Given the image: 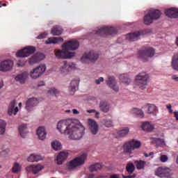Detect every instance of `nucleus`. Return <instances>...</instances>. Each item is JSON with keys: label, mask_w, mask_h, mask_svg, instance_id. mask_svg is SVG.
<instances>
[{"label": "nucleus", "mask_w": 178, "mask_h": 178, "mask_svg": "<svg viewBox=\"0 0 178 178\" xmlns=\"http://www.w3.org/2000/svg\"><path fill=\"white\" fill-rule=\"evenodd\" d=\"M57 129L61 134L68 136L70 140H81L84 136L86 128L80 122L75 123L72 120H63L58 122Z\"/></svg>", "instance_id": "obj_1"}, {"label": "nucleus", "mask_w": 178, "mask_h": 178, "mask_svg": "<svg viewBox=\"0 0 178 178\" xmlns=\"http://www.w3.org/2000/svg\"><path fill=\"white\" fill-rule=\"evenodd\" d=\"M79 47V43L78 40H68L62 45V50L58 49L56 51L55 55L58 59H70L76 55V53L69 52V51H75Z\"/></svg>", "instance_id": "obj_2"}, {"label": "nucleus", "mask_w": 178, "mask_h": 178, "mask_svg": "<svg viewBox=\"0 0 178 178\" xmlns=\"http://www.w3.org/2000/svg\"><path fill=\"white\" fill-rule=\"evenodd\" d=\"M141 147V142L136 139L126 142L123 145L124 152L131 154L134 149H138Z\"/></svg>", "instance_id": "obj_3"}, {"label": "nucleus", "mask_w": 178, "mask_h": 178, "mask_svg": "<svg viewBox=\"0 0 178 178\" xmlns=\"http://www.w3.org/2000/svg\"><path fill=\"white\" fill-rule=\"evenodd\" d=\"M155 55V49L152 47H146L144 50L138 52V56L143 62H147L148 58H152Z\"/></svg>", "instance_id": "obj_4"}, {"label": "nucleus", "mask_w": 178, "mask_h": 178, "mask_svg": "<svg viewBox=\"0 0 178 178\" xmlns=\"http://www.w3.org/2000/svg\"><path fill=\"white\" fill-rule=\"evenodd\" d=\"M148 79L149 76L145 72H140L136 77V81L140 90H145L147 84H148Z\"/></svg>", "instance_id": "obj_5"}, {"label": "nucleus", "mask_w": 178, "mask_h": 178, "mask_svg": "<svg viewBox=\"0 0 178 178\" xmlns=\"http://www.w3.org/2000/svg\"><path fill=\"white\" fill-rule=\"evenodd\" d=\"M95 34L104 37V35H116L118 30L113 27L104 26L96 31Z\"/></svg>", "instance_id": "obj_6"}, {"label": "nucleus", "mask_w": 178, "mask_h": 178, "mask_svg": "<svg viewBox=\"0 0 178 178\" xmlns=\"http://www.w3.org/2000/svg\"><path fill=\"white\" fill-rule=\"evenodd\" d=\"M87 159V154L84 153L79 157L75 158L74 159L70 161L68 164V169H74L76 166H80L86 162Z\"/></svg>", "instance_id": "obj_7"}, {"label": "nucleus", "mask_w": 178, "mask_h": 178, "mask_svg": "<svg viewBox=\"0 0 178 178\" xmlns=\"http://www.w3.org/2000/svg\"><path fill=\"white\" fill-rule=\"evenodd\" d=\"M34 52H35V47L33 46H28L17 51L16 56L17 58H27L28 56H30V55L34 54Z\"/></svg>", "instance_id": "obj_8"}, {"label": "nucleus", "mask_w": 178, "mask_h": 178, "mask_svg": "<svg viewBox=\"0 0 178 178\" xmlns=\"http://www.w3.org/2000/svg\"><path fill=\"white\" fill-rule=\"evenodd\" d=\"M76 67V65L73 63H67V61H63L60 68V72L63 76H66L69 72L73 70Z\"/></svg>", "instance_id": "obj_9"}, {"label": "nucleus", "mask_w": 178, "mask_h": 178, "mask_svg": "<svg viewBox=\"0 0 178 178\" xmlns=\"http://www.w3.org/2000/svg\"><path fill=\"white\" fill-rule=\"evenodd\" d=\"M46 70L47 67H45V65H40L30 72V76L31 79H38V77L42 76V74Z\"/></svg>", "instance_id": "obj_10"}, {"label": "nucleus", "mask_w": 178, "mask_h": 178, "mask_svg": "<svg viewBox=\"0 0 178 178\" xmlns=\"http://www.w3.org/2000/svg\"><path fill=\"white\" fill-rule=\"evenodd\" d=\"M99 55L98 53L94 51H89L88 53H85L81 58V63H86L88 60H97L98 59Z\"/></svg>", "instance_id": "obj_11"}, {"label": "nucleus", "mask_w": 178, "mask_h": 178, "mask_svg": "<svg viewBox=\"0 0 178 178\" xmlns=\"http://www.w3.org/2000/svg\"><path fill=\"white\" fill-rule=\"evenodd\" d=\"M155 175L158 177H170V169L168 168L159 167L156 171Z\"/></svg>", "instance_id": "obj_12"}, {"label": "nucleus", "mask_w": 178, "mask_h": 178, "mask_svg": "<svg viewBox=\"0 0 178 178\" xmlns=\"http://www.w3.org/2000/svg\"><path fill=\"white\" fill-rule=\"evenodd\" d=\"M40 102L36 97H32L27 99L26 102V109L28 112H31L34 109V106H37Z\"/></svg>", "instance_id": "obj_13"}, {"label": "nucleus", "mask_w": 178, "mask_h": 178, "mask_svg": "<svg viewBox=\"0 0 178 178\" xmlns=\"http://www.w3.org/2000/svg\"><path fill=\"white\" fill-rule=\"evenodd\" d=\"M13 67V61L10 60H4L0 64V72H9Z\"/></svg>", "instance_id": "obj_14"}, {"label": "nucleus", "mask_w": 178, "mask_h": 178, "mask_svg": "<svg viewBox=\"0 0 178 178\" xmlns=\"http://www.w3.org/2000/svg\"><path fill=\"white\" fill-rule=\"evenodd\" d=\"M88 124H89V129L90 130V132L92 134L95 136L96 134H98V131H99V127L98 126V124H97V122L95 120H93L92 119L88 120Z\"/></svg>", "instance_id": "obj_15"}, {"label": "nucleus", "mask_w": 178, "mask_h": 178, "mask_svg": "<svg viewBox=\"0 0 178 178\" xmlns=\"http://www.w3.org/2000/svg\"><path fill=\"white\" fill-rule=\"evenodd\" d=\"M42 169H44V167L41 164L36 165H32L26 168V170L28 173H33V175H37V173L41 172Z\"/></svg>", "instance_id": "obj_16"}, {"label": "nucleus", "mask_w": 178, "mask_h": 178, "mask_svg": "<svg viewBox=\"0 0 178 178\" xmlns=\"http://www.w3.org/2000/svg\"><path fill=\"white\" fill-rule=\"evenodd\" d=\"M44 58L45 56L44 54L36 53L29 59V64L34 65V63H38V62H41Z\"/></svg>", "instance_id": "obj_17"}, {"label": "nucleus", "mask_w": 178, "mask_h": 178, "mask_svg": "<svg viewBox=\"0 0 178 178\" xmlns=\"http://www.w3.org/2000/svg\"><path fill=\"white\" fill-rule=\"evenodd\" d=\"M17 112H19V108L16 106V100H13L8 106V114L9 116H12L17 115Z\"/></svg>", "instance_id": "obj_18"}, {"label": "nucleus", "mask_w": 178, "mask_h": 178, "mask_svg": "<svg viewBox=\"0 0 178 178\" xmlns=\"http://www.w3.org/2000/svg\"><path fill=\"white\" fill-rule=\"evenodd\" d=\"M28 77H29V72L25 71L21 74H17L15 77V81H17V83H19V84H24Z\"/></svg>", "instance_id": "obj_19"}, {"label": "nucleus", "mask_w": 178, "mask_h": 178, "mask_svg": "<svg viewBox=\"0 0 178 178\" xmlns=\"http://www.w3.org/2000/svg\"><path fill=\"white\" fill-rule=\"evenodd\" d=\"M165 14L168 16V17H170L171 19H177L178 17V9L175 8H171L165 10Z\"/></svg>", "instance_id": "obj_20"}, {"label": "nucleus", "mask_w": 178, "mask_h": 178, "mask_svg": "<svg viewBox=\"0 0 178 178\" xmlns=\"http://www.w3.org/2000/svg\"><path fill=\"white\" fill-rule=\"evenodd\" d=\"M108 87H111L113 91L118 92L119 91V86H116V82L115 81V76H108L106 81Z\"/></svg>", "instance_id": "obj_21"}, {"label": "nucleus", "mask_w": 178, "mask_h": 178, "mask_svg": "<svg viewBox=\"0 0 178 178\" xmlns=\"http://www.w3.org/2000/svg\"><path fill=\"white\" fill-rule=\"evenodd\" d=\"M141 127L142 130H144V131H149L151 133V131H153L154 129H155V125H154L152 122H143Z\"/></svg>", "instance_id": "obj_22"}, {"label": "nucleus", "mask_w": 178, "mask_h": 178, "mask_svg": "<svg viewBox=\"0 0 178 178\" xmlns=\"http://www.w3.org/2000/svg\"><path fill=\"white\" fill-rule=\"evenodd\" d=\"M36 134L39 138V140H44L47 138V131L44 127H39L36 131Z\"/></svg>", "instance_id": "obj_23"}, {"label": "nucleus", "mask_w": 178, "mask_h": 178, "mask_svg": "<svg viewBox=\"0 0 178 178\" xmlns=\"http://www.w3.org/2000/svg\"><path fill=\"white\" fill-rule=\"evenodd\" d=\"M67 152H61L59 153V154L57 156L56 162L58 165H62L66 159H67Z\"/></svg>", "instance_id": "obj_24"}, {"label": "nucleus", "mask_w": 178, "mask_h": 178, "mask_svg": "<svg viewBox=\"0 0 178 178\" xmlns=\"http://www.w3.org/2000/svg\"><path fill=\"white\" fill-rule=\"evenodd\" d=\"M150 16L153 17V20H158L161 17L162 13L158 9H150L147 11Z\"/></svg>", "instance_id": "obj_25"}, {"label": "nucleus", "mask_w": 178, "mask_h": 178, "mask_svg": "<svg viewBox=\"0 0 178 178\" xmlns=\"http://www.w3.org/2000/svg\"><path fill=\"white\" fill-rule=\"evenodd\" d=\"M99 108L102 112H104V113H108V112H109V109L111 108V106L109 105V104H108V102L105 101H102L99 103Z\"/></svg>", "instance_id": "obj_26"}, {"label": "nucleus", "mask_w": 178, "mask_h": 178, "mask_svg": "<svg viewBox=\"0 0 178 178\" xmlns=\"http://www.w3.org/2000/svg\"><path fill=\"white\" fill-rule=\"evenodd\" d=\"M18 130L21 137H22L23 138H24L26 137V134L29 133V131L27 129V124H21L19 127Z\"/></svg>", "instance_id": "obj_27"}, {"label": "nucleus", "mask_w": 178, "mask_h": 178, "mask_svg": "<svg viewBox=\"0 0 178 178\" xmlns=\"http://www.w3.org/2000/svg\"><path fill=\"white\" fill-rule=\"evenodd\" d=\"M140 35H141V33H140V32L129 33L127 35V40H128L129 41H137Z\"/></svg>", "instance_id": "obj_28"}, {"label": "nucleus", "mask_w": 178, "mask_h": 178, "mask_svg": "<svg viewBox=\"0 0 178 178\" xmlns=\"http://www.w3.org/2000/svg\"><path fill=\"white\" fill-rule=\"evenodd\" d=\"M143 23L146 24V26H149L152 23H154V19L147 11V13L143 17Z\"/></svg>", "instance_id": "obj_29"}, {"label": "nucleus", "mask_w": 178, "mask_h": 178, "mask_svg": "<svg viewBox=\"0 0 178 178\" xmlns=\"http://www.w3.org/2000/svg\"><path fill=\"white\" fill-rule=\"evenodd\" d=\"M51 33L52 35H60L63 33V29L59 26L52 27Z\"/></svg>", "instance_id": "obj_30"}, {"label": "nucleus", "mask_w": 178, "mask_h": 178, "mask_svg": "<svg viewBox=\"0 0 178 178\" xmlns=\"http://www.w3.org/2000/svg\"><path fill=\"white\" fill-rule=\"evenodd\" d=\"M79 81H80V80H79V79H74L71 81L70 87L71 88L72 92H76V90H79Z\"/></svg>", "instance_id": "obj_31"}, {"label": "nucleus", "mask_w": 178, "mask_h": 178, "mask_svg": "<svg viewBox=\"0 0 178 178\" xmlns=\"http://www.w3.org/2000/svg\"><path fill=\"white\" fill-rule=\"evenodd\" d=\"M134 165L136 166V169H138V170H141V169H144L145 168L147 162L143 160H136L134 161Z\"/></svg>", "instance_id": "obj_32"}, {"label": "nucleus", "mask_w": 178, "mask_h": 178, "mask_svg": "<svg viewBox=\"0 0 178 178\" xmlns=\"http://www.w3.org/2000/svg\"><path fill=\"white\" fill-rule=\"evenodd\" d=\"M119 79L121 83H124V84H127V86H129V84H130L131 81L127 74H120Z\"/></svg>", "instance_id": "obj_33"}, {"label": "nucleus", "mask_w": 178, "mask_h": 178, "mask_svg": "<svg viewBox=\"0 0 178 178\" xmlns=\"http://www.w3.org/2000/svg\"><path fill=\"white\" fill-rule=\"evenodd\" d=\"M172 67L176 72H178V54L174 55L172 60Z\"/></svg>", "instance_id": "obj_34"}, {"label": "nucleus", "mask_w": 178, "mask_h": 178, "mask_svg": "<svg viewBox=\"0 0 178 178\" xmlns=\"http://www.w3.org/2000/svg\"><path fill=\"white\" fill-rule=\"evenodd\" d=\"M61 41L63 42V38H49L47 40H46L45 43L49 44H58V42H60Z\"/></svg>", "instance_id": "obj_35"}, {"label": "nucleus", "mask_w": 178, "mask_h": 178, "mask_svg": "<svg viewBox=\"0 0 178 178\" xmlns=\"http://www.w3.org/2000/svg\"><path fill=\"white\" fill-rule=\"evenodd\" d=\"M51 147L55 151H59L62 148V143L58 140H54L51 143Z\"/></svg>", "instance_id": "obj_36"}, {"label": "nucleus", "mask_w": 178, "mask_h": 178, "mask_svg": "<svg viewBox=\"0 0 178 178\" xmlns=\"http://www.w3.org/2000/svg\"><path fill=\"white\" fill-rule=\"evenodd\" d=\"M5 131H6V122L0 120V134H5Z\"/></svg>", "instance_id": "obj_37"}, {"label": "nucleus", "mask_w": 178, "mask_h": 178, "mask_svg": "<svg viewBox=\"0 0 178 178\" xmlns=\"http://www.w3.org/2000/svg\"><path fill=\"white\" fill-rule=\"evenodd\" d=\"M102 168V165L100 163H97L92 165H90L89 167V170L90 172H97V170H101Z\"/></svg>", "instance_id": "obj_38"}, {"label": "nucleus", "mask_w": 178, "mask_h": 178, "mask_svg": "<svg viewBox=\"0 0 178 178\" xmlns=\"http://www.w3.org/2000/svg\"><path fill=\"white\" fill-rule=\"evenodd\" d=\"M102 124L105 126L106 127H113V122L111 120L109 119H104L102 121Z\"/></svg>", "instance_id": "obj_39"}, {"label": "nucleus", "mask_w": 178, "mask_h": 178, "mask_svg": "<svg viewBox=\"0 0 178 178\" xmlns=\"http://www.w3.org/2000/svg\"><path fill=\"white\" fill-rule=\"evenodd\" d=\"M126 169H127V172H128V173H129V175H131V173H133V172H134L136 168H135L134 164H133V163H129L127 165Z\"/></svg>", "instance_id": "obj_40"}, {"label": "nucleus", "mask_w": 178, "mask_h": 178, "mask_svg": "<svg viewBox=\"0 0 178 178\" xmlns=\"http://www.w3.org/2000/svg\"><path fill=\"white\" fill-rule=\"evenodd\" d=\"M156 111H158V107H156V106L154 104L149 105L147 108V113H154V112H156Z\"/></svg>", "instance_id": "obj_41"}, {"label": "nucleus", "mask_w": 178, "mask_h": 178, "mask_svg": "<svg viewBox=\"0 0 178 178\" xmlns=\"http://www.w3.org/2000/svg\"><path fill=\"white\" fill-rule=\"evenodd\" d=\"M118 134L120 137H126L129 134V128H125L118 132Z\"/></svg>", "instance_id": "obj_42"}, {"label": "nucleus", "mask_w": 178, "mask_h": 178, "mask_svg": "<svg viewBox=\"0 0 178 178\" xmlns=\"http://www.w3.org/2000/svg\"><path fill=\"white\" fill-rule=\"evenodd\" d=\"M20 165L18 163H15L12 168V172L13 173H19V172H20Z\"/></svg>", "instance_id": "obj_43"}, {"label": "nucleus", "mask_w": 178, "mask_h": 178, "mask_svg": "<svg viewBox=\"0 0 178 178\" xmlns=\"http://www.w3.org/2000/svg\"><path fill=\"white\" fill-rule=\"evenodd\" d=\"M152 140L157 144V145H165V140L159 138H152Z\"/></svg>", "instance_id": "obj_44"}, {"label": "nucleus", "mask_w": 178, "mask_h": 178, "mask_svg": "<svg viewBox=\"0 0 178 178\" xmlns=\"http://www.w3.org/2000/svg\"><path fill=\"white\" fill-rule=\"evenodd\" d=\"M134 113L138 118H144V112L141 109L135 108L134 110Z\"/></svg>", "instance_id": "obj_45"}, {"label": "nucleus", "mask_w": 178, "mask_h": 178, "mask_svg": "<svg viewBox=\"0 0 178 178\" xmlns=\"http://www.w3.org/2000/svg\"><path fill=\"white\" fill-rule=\"evenodd\" d=\"M48 94L50 95H59V90L55 88H51L48 90Z\"/></svg>", "instance_id": "obj_46"}, {"label": "nucleus", "mask_w": 178, "mask_h": 178, "mask_svg": "<svg viewBox=\"0 0 178 178\" xmlns=\"http://www.w3.org/2000/svg\"><path fill=\"white\" fill-rule=\"evenodd\" d=\"M28 162H35V154H31L28 157Z\"/></svg>", "instance_id": "obj_47"}, {"label": "nucleus", "mask_w": 178, "mask_h": 178, "mask_svg": "<svg viewBox=\"0 0 178 178\" xmlns=\"http://www.w3.org/2000/svg\"><path fill=\"white\" fill-rule=\"evenodd\" d=\"M9 154V149H6L0 152V156H6Z\"/></svg>", "instance_id": "obj_48"}, {"label": "nucleus", "mask_w": 178, "mask_h": 178, "mask_svg": "<svg viewBox=\"0 0 178 178\" xmlns=\"http://www.w3.org/2000/svg\"><path fill=\"white\" fill-rule=\"evenodd\" d=\"M47 35H48V33H43L40 34V35L37 37V38H38V40H42V39H44V38H47Z\"/></svg>", "instance_id": "obj_49"}, {"label": "nucleus", "mask_w": 178, "mask_h": 178, "mask_svg": "<svg viewBox=\"0 0 178 178\" xmlns=\"http://www.w3.org/2000/svg\"><path fill=\"white\" fill-rule=\"evenodd\" d=\"M168 156L166 155H161V157H160V161L161 162H167L168 161Z\"/></svg>", "instance_id": "obj_50"}, {"label": "nucleus", "mask_w": 178, "mask_h": 178, "mask_svg": "<svg viewBox=\"0 0 178 178\" xmlns=\"http://www.w3.org/2000/svg\"><path fill=\"white\" fill-rule=\"evenodd\" d=\"M39 161H42V156L35 154V162H39Z\"/></svg>", "instance_id": "obj_51"}, {"label": "nucleus", "mask_w": 178, "mask_h": 178, "mask_svg": "<svg viewBox=\"0 0 178 178\" xmlns=\"http://www.w3.org/2000/svg\"><path fill=\"white\" fill-rule=\"evenodd\" d=\"M102 81H104V77H99L98 79H96L95 83L97 84H101Z\"/></svg>", "instance_id": "obj_52"}, {"label": "nucleus", "mask_w": 178, "mask_h": 178, "mask_svg": "<svg viewBox=\"0 0 178 178\" xmlns=\"http://www.w3.org/2000/svg\"><path fill=\"white\" fill-rule=\"evenodd\" d=\"M166 108L168 109L170 113H173V110H172V105L167 104Z\"/></svg>", "instance_id": "obj_53"}, {"label": "nucleus", "mask_w": 178, "mask_h": 178, "mask_svg": "<svg viewBox=\"0 0 178 178\" xmlns=\"http://www.w3.org/2000/svg\"><path fill=\"white\" fill-rule=\"evenodd\" d=\"M152 155H154V152H149V154H147V153H145V154H144V156H145L146 158H148V156H151Z\"/></svg>", "instance_id": "obj_54"}, {"label": "nucleus", "mask_w": 178, "mask_h": 178, "mask_svg": "<svg viewBox=\"0 0 178 178\" xmlns=\"http://www.w3.org/2000/svg\"><path fill=\"white\" fill-rule=\"evenodd\" d=\"M72 113L74 115H79V113H80V112L76 108L72 109Z\"/></svg>", "instance_id": "obj_55"}, {"label": "nucleus", "mask_w": 178, "mask_h": 178, "mask_svg": "<svg viewBox=\"0 0 178 178\" xmlns=\"http://www.w3.org/2000/svg\"><path fill=\"white\" fill-rule=\"evenodd\" d=\"M123 178H135L136 175H128V176H125V175H122Z\"/></svg>", "instance_id": "obj_56"}, {"label": "nucleus", "mask_w": 178, "mask_h": 178, "mask_svg": "<svg viewBox=\"0 0 178 178\" xmlns=\"http://www.w3.org/2000/svg\"><path fill=\"white\" fill-rule=\"evenodd\" d=\"M42 86H45V83L44 81H40L38 84V87H42Z\"/></svg>", "instance_id": "obj_57"}, {"label": "nucleus", "mask_w": 178, "mask_h": 178, "mask_svg": "<svg viewBox=\"0 0 178 178\" xmlns=\"http://www.w3.org/2000/svg\"><path fill=\"white\" fill-rule=\"evenodd\" d=\"M172 79L175 80V81H178V76L177 75H172Z\"/></svg>", "instance_id": "obj_58"}, {"label": "nucleus", "mask_w": 178, "mask_h": 178, "mask_svg": "<svg viewBox=\"0 0 178 178\" xmlns=\"http://www.w3.org/2000/svg\"><path fill=\"white\" fill-rule=\"evenodd\" d=\"M95 112H96L95 109L87 110L88 113H95Z\"/></svg>", "instance_id": "obj_59"}, {"label": "nucleus", "mask_w": 178, "mask_h": 178, "mask_svg": "<svg viewBox=\"0 0 178 178\" xmlns=\"http://www.w3.org/2000/svg\"><path fill=\"white\" fill-rule=\"evenodd\" d=\"M174 116L176 118V120L178 121V111H175L174 112Z\"/></svg>", "instance_id": "obj_60"}, {"label": "nucleus", "mask_w": 178, "mask_h": 178, "mask_svg": "<svg viewBox=\"0 0 178 178\" xmlns=\"http://www.w3.org/2000/svg\"><path fill=\"white\" fill-rule=\"evenodd\" d=\"M110 178H120V177H119V175L114 174L111 175Z\"/></svg>", "instance_id": "obj_61"}, {"label": "nucleus", "mask_w": 178, "mask_h": 178, "mask_svg": "<svg viewBox=\"0 0 178 178\" xmlns=\"http://www.w3.org/2000/svg\"><path fill=\"white\" fill-rule=\"evenodd\" d=\"M95 118H99V112H95Z\"/></svg>", "instance_id": "obj_62"}, {"label": "nucleus", "mask_w": 178, "mask_h": 178, "mask_svg": "<svg viewBox=\"0 0 178 178\" xmlns=\"http://www.w3.org/2000/svg\"><path fill=\"white\" fill-rule=\"evenodd\" d=\"M90 99H92V101H95V99H97V98H95V97L90 98Z\"/></svg>", "instance_id": "obj_63"}, {"label": "nucleus", "mask_w": 178, "mask_h": 178, "mask_svg": "<svg viewBox=\"0 0 178 178\" xmlns=\"http://www.w3.org/2000/svg\"><path fill=\"white\" fill-rule=\"evenodd\" d=\"M176 44L177 45V47H178V37L177 38Z\"/></svg>", "instance_id": "obj_64"}]
</instances>
